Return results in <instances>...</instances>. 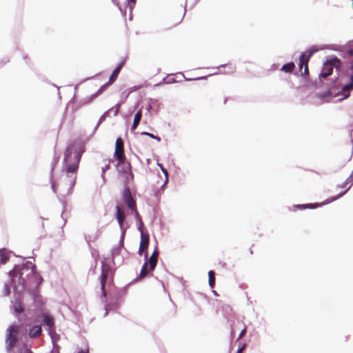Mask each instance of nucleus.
Here are the masks:
<instances>
[{
  "instance_id": "nucleus-12",
  "label": "nucleus",
  "mask_w": 353,
  "mask_h": 353,
  "mask_svg": "<svg viewBox=\"0 0 353 353\" xmlns=\"http://www.w3.org/2000/svg\"><path fill=\"white\" fill-rule=\"evenodd\" d=\"M312 54V52L302 53L299 57V67L301 71L302 68L308 64L309 60Z\"/></svg>"
},
{
  "instance_id": "nucleus-4",
  "label": "nucleus",
  "mask_w": 353,
  "mask_h": 353,
  "mask_svg": "<svg viewBox=\"0 0 353 353\" xmlns=\"http://www.w3.org/2000/svg\"><path fill=\"white\" fill-rule=\"evenodd\" d=\"M158 256L159 252L157 250H155L150 256L148 261L144 263L141 268V272L137 277L139 280L143 279L148 275L149 272L154 270L157 264Z\"/></svg>"
},
{
  "instance_id": "nucleus-16",
  "label": "nucleus",
  "mask_w": 353,
  "mask_h": 353,
  "mask_svg": "<svg viewBox=\"0 0 353 353\" xmlns=\"http://www.w3.org/2000/svg\"><path fill=\"white\" fill-rule=\"evenodd\" d=\"M42 329L41 325H35L29 331V336L32 339L39 337L41 335Z\"/></svg>"
},
{
  "instance_id": "nucleus-36",
  "label": "nucleus",
  "mask_w": 353,
  "mask_h": 353,
  "mask_svg": "<svg viewBox=\"0 0 353 353\" xmlns=\"http://www.w3.org/2000/svg\"><path fill=\"white\" fill-rule=\"evenodd\" d=\"M350 69L353 70V59L351 61Z\"/></svg>"
},
{
  "instance_id": "nucleus-19",
  "label": "nucleus",
  "mask_w": 353,
  "mask_h": 353,
  "mask_svg": "<svg viewBox=\"0 0 353 353\" xmlns=\"http://www.w3.org/2000/svg\"><path fill=\"white\" fill-rule=\"evenodd\" d=\"M294 63L293 62H290L284 64L281 70L285 72L290 73L294 70Z\"/></svg>"
},
{
  "instance_id": "nucleus-1",
  "label": "nucleus",
  "mask_w": 353,
  "mask_h": 353,
  "mask_svg": "<svg viewBox=\"0 0 353 353\" xmlns=\"http://www.w3.org/2000/svg\"><path fill=\"white\" fill-rule=\"evenodd\" d=\"M85 150V145L81 142H74L67 148L64 152L63 163L65 176L60 179L57 186L54 183H52V188L54 192H57L59 186H63L67 190H70L74 187L79 162Z\"/></svg>"
},
{
  "instance_id": "nucleus-21",
  "label": "nucleus",
  "mask_w": 353,
  "mask_h": 353,
  "mask_svg": "<svg viewBox=\"0 0 353 353\" xmlns=\"http://www.w3.org/2000/svg\"><path fill=\"white\" fill-rule=\"evenodd\" d=\"M14 310L17 313H21L23 312V307L22 306V304L19 301H16L14 302Z\"/></svg>"
},
{
  "instance_id": "nucleus-25",
  "label": "nucleus",
  "mask_w": 353,
  "mask_h": 353,
  "mask_svg": "<svg viewBox=\"0 0 353 353\" xmlns=\"http://www.w3.org/2000/svg\"><path fill=\"white\" fill-rule=\"evenodd\" d=\"M8 260V256L0 250V262L2 263H6Z\"/></svg>"
},
{
  "instance_id": "nucleus-28",
  "label": "nucleus",
  "mask_w": 353,
  "mask_h": 353,
  "mask_svg": "<svg viewBox=\"0 0 353 353\" xmlns=\"http://www.w3.org/2000/svg\"><path fill=\"white\" fill-rule=\"evenodd\" d=\"M302 74L304 76L309 75L308 64L303 68V72L302 73Z\"/></svg>"
},
{
  "instance_id": "nucleus-8",
  "label": "nucleus",
  "mask_w": 353,
  "mask_h": 353,
  "mask_svg": "<svg viewBox=\"0 0 353 353\" xmlns=\"http://www.w3.org/2000/svg\"><path fill=\"white\" fill-rule=\"evenodd\" d=\"M123 200L130 210L137 208L136 201L133 199L129 188H125L123 192Z\"/></svg>"
},
{
  "instance_id": "nucleus-15",
  "label": "nucleus",
  "mask_w": 353,
  "mask_h": 353,
  "mask_svg": "<svg viewBox=\"0 0 353 353\" xmlns=\"http://www.w3.org/2000/svg\"><path fill=\"white\" fill-rule=\"evenodd\" d=\"M116 210H117V219L118 221L120 228L122 229L123 225V222L125 220V213L121 210V208H120L119 205H117Z\"/></svg>"
},
{
  "instance_id": "nucleus-14",
  "label": "nucleus",
  "mask_w": 353,
  "mask_h": 353,
  "mask_svg": "<svg viewBox=\"0 0 353 353\" xmlns=\"http://www.w3.org/2000/svg\"><path fill=\"white\" fill-rule=\"evenodd\" d=\"M323 203H307V204H301V205H294V210H305V209H314L317 207L322 205Z\"/></svg>"
},
{
  "instance_id": "nucleus-7",
  "label": "nucleus",
  "mask_w": 353,
  "mask_h": 353,
  "mask_svg": "<svg viewBox=\"0 0 353 353\" xmlns=\"http://www.w3.org/2000/svg\"><path fill=\"white\" fill-rule=\"evenodd\" d=\"M150 242V237L147 232H142L138 253L139 255L144 254L145 259L148 258V248Z\"/></svg>"
},
{
  "instance_id": "nucleus-30",
  "label": "nucleus",
  "mask_w": 353,
  "mask_h": 353,
  "mask_svg": "<svg viewBox=\"0 0 353 353\" xmlns=\"http://www.w3.org/2000/svg\"><path fill=\"white\" fill-rule=\"evenodd\" d=\"M246 330H247V328H246V327H245L241 330V333L239 334V337H238V339H240L241 338H242V337L245 335V332H246Z\"/></svg>"
},
{
  "instance_id": "nucleus-18",
  "label": "nucleus",
  "mask_w": 353,
  "mask_h": 353,
  "mask_svg": "<svg viewBox=\"0 0 353 353\" xmlns=\"http://www.w3.org/2000/svg\"><path fill=\"white\" fill-rule=\"evenodd\" d=\"M141 117H142V110H139L134 115L133 123L131 127L132 131H134L137 128V127L141 121Z\"/></svg>"
},
{
  "instance_id": "nucleus-32",
  "label": "nucleus",
  "mask_w": 353,
  "mask_h": 353,
  "mask_svg": "<svg viewBox=\"0 0 353 353\" xmlns=\"http://www.w3.org/2000/svg\"><path fill=\"white\" fill-rule=\"evenodd\" d=\"M245 345H243L241 347H239L236 353H242L243 350L245 349Z\"/></svg>"
},
{
  "instance_id": "nucleus-5",
  "label": "nucleus",
  "mask_w": 353,
  "mask_h": 353,
  "mask_svg": "<svg viewBox=\"0 0 353 353\" xmlns=\"http://www.w3.org/2000/svg\"><path fill=\"white\" fill-rule=\"evenodd\" d=\"M19 327L11 325L8 329V334L6 337L7 348L8 350H12L17 342V334L18 333Z\"/></svg>"
},
{
  "instance_id": "nucleus-22",
  "label": "nucleus",
  "mask_w": 353,
  "mask_h": 353,
  "mask_svg": "<svg viewBox=\"0 0 353 353\" xmlns=\"http://www.w3.org/2000/svg\"><path fill=\"white\" fill-rule=\"evenodd\" d=\"M166 83H173L176 82V79H174V74H169L167 76V77L165 79Z\"/></svg>"
},
{
  "instance_id": "nucleus-13",
  "label": "nucleus",
  "mask_w": 353,
  "mask_h": 353,
  "mask_svg": "<svg viewBox=\"0 0 353 353\" xmlns=\"http://www.w3.org/2000/svg\"><path fill=\"white\" fill-rule=\"evenodd\" d=\"M124 64H125V60L122 61L119 64V65L114 70L113 72L112 73L111 76L110 77L109 81L108 82V84H112V83H114L116 81V79H117L118 75Z\"/></svg>"
},
{
  "instance_id": "nucleus-24",
  "label": "nucleus",
  "mask_w": 353,
  "mask_h": 353,
  "mask_svg": "<svg viewBox=\"0 0 353 353\" xmlns=\"http://www.w3.org/2000/svg\"><path fill=\"white\" fill-rule=\"evenodd\" d=\"M141 135H145V136H148L152 139H156L157 141H161V138L158 136H155L153 134H151L150 132H141Z\"/></svg>"
},
{
  "instance_id": "nucleus-3",
  "label": "nucleus",
  "mask_w": 353,
  "mask_h": 353,
  "mask_svg": "<svg viewBox=\"0 0 353 353\" xmlns=\"http://www.w3.org/2000/svg\"><path fill=\"white\" fill-rule=\"evenodd\" d=\"M341 66V61L339 58L336 57L331 58L323 63L319 78H327L332 74L334 68H339Z\"/></svg>"
},
{
  "instance_id": "nucleus-11",
  "label": "nucleus",
  "mask_w": 353,
  "mask_h": 353,
  "mask_svg": "<svg viewBox=\"0 0 353 353\" xmlns=\"http://www.w3.org/2000/svg\"><path fill=\"white\" fill-rule=\"evenodd\" d=\"M108 279V270L102 268L101 274L100 276L101 289L102 292V296L105 298L107 293L105 289V285Z\"/></svg>"
},
{
  "instance_id": "nucleus-17",
  "label": "nucleus",
  "mask_w": 353,
  "mask_h": 353,
  "mask_svg": "<svg viewBox=\"0 0 353 353\" xmlns=\"http://www.w3.org/2000/svg\"><path fill=\"white\" fill-rule=\"evenodd\" d=\"M353 89V75L351 76L350 83L345 85L342 88L343 94L344 98H347L350 96V91Z\"/></svg>"
},
{
  "instance_id": "nucleus-2",
  "label": "nucleus",
  "mask_w": 353,
  "mask_h": 353,
  "mask_svg": "<svg viewBox=\"0 0 353 353\" xmlns=\"http://www.w3.org/2000/svg\"><path fill=\"white\" fill-rule=\"evenodd\" d=\"M11 279L14 281V278L19 276V283L24 288L27 281L37 277L35 272V266L32 263H27L21 267H15L9 272Z\"/></svg>"
},
{
  "instance_id": "nucleus-6",
  "label": "nucleus",
  "mask_w": 353,
  "mask_h": 353,
  "mask_svg": "<svg viewBox=\"0 0 353 353\" xmlns=\"http://www.w3.org/2000/svg\"><path fill=\"white\" fill-rule=\"evenodd\" d=\"M114 156L118 161V165L123 163L125 160L123 141L121 137L117 138L116 140Z\"/></svg>"
},
{
  "instance_id": "nucleus-26",
  "label": "nucleus",
  "mask_w": 353,
  "mask_h": 353,
  "mask_svg": "<svg viewBox=\"0 0 353 353\" xmlns=\"http://www.w3.org/2000/svg\"><path fill=\"white\" fill-rule=\"evenodd\" d=\"M132 212L134 214L137 221H141V216L140 214L139 213L137 208H135V210H132Z\"/></svg>"
},
{
  "instance_id": "nucleus-31",
  "label": "nucleus",
  "mask_w": 353,
  "mask_h": 353,
  "mask_svg": "<svg viewBox=\"0 0 353 353\" xmlns=\"http://www.w3.org/2000/svg\"><path fill=\"white\" fill-rule=\"evenodd\" d=\"M347 55L350 57H353V48L349 49L347 51Z\"/></svg>"
},
{
  "instance_id": "nucleus-9",
  "label": "nucleus",
  "mask_w": 353,
  "mask_h": 353,
  "mask_svg": "<svg viewBox=\"0 0 353 353\" xmlns=\"http://www.w3.org/2000/svg\"><path fill=\"white\" fill-rule=\"evenodd\" d=\"M43 322L45 325L48 327L49 331L54 330V319L48 313H43L42 314Z\"/></svg>"
},
{
  "instance_id": "nucleus-33",
  "label": "nucleus",
  "mask_w": 353,
  "mask_h": 353,
  "mask_svg": "<svg viewBox=\"0 0 353 353\" xmlns=\"http://www.w3.org/2000/svg\"><path fill=\"white\" fill-rule=\"evenodd\" d=\"M159 165H160V167H161V170H162L163 172L165 174V175L166 176V177L168 178V173L167 170H166V169H165V168H164L161 165H160V164H159Z\"/></svg>"
},
{
  "instance_id": "nucleus-10",
  "label": "nucleus",
  "mask_w": 353,
  "mask_h": 353,
  "mask_svg": "<svg viewBox=\"0 0 353 353\" xmlns=\"http://www.w3.org/2000/svg\"><path fill=\"white\" fill-rule=\"evenodd\" d=\"M353 185V171L352 172L350 176L346 179V181L341 185V188H346V190L342 192L341 193H340L337 197H335V198H333L330 200V201H333L334 200H336V199L341 197V196H343L345 192L346 191Z\"/></svg>"
},
{
  "instance_id": "nucleus-27",
  "label": "nucleus",
  "mask_w": 353,
  "mask_h": 353,
  "mask_svg": "<svg viewBox=\"0 0 353 353\" xmlns=\"http://www.w3.org/2000/svg\"><path fill=\"white\" fill-rule=\"evenodd\" d=\"M139 223V227H138V229L141 232V234H142V232H143V222L142 221V219H141V221H137Z\"/></svg>"
},
{
  "instance_id": "nucleus-20",
  "label": "nucleus",
  "mask_w": 353,
  "mask_h": 353,
  "mask_svg": "<svg viewBox=\"0 0 353 353\" xmlns=\"http://www.w3.org/2000/svg\"><path fill=\"white\" fill-rule=\"evenodd\" d=\"M208 283L211 288H214L215 286V273L213 270L208 272Z\"/></svg>"
},
{
  "instance_id": "nucleus-34",
  "label": "nucleus",
  "mask_w": 353,
  "mask_h": 353,
  "mask_svg": "<svg viewBox=\"0 0 353 353\" xmlns=\"http://www.w3.org/2000/svg\"><path fill=\"white\" fill-rule=\"evenodd\" d=\"M108 168H109V165H107L106 166H105V168H103V174L105 172V169H108Z\"/></svg>"
},
{
  "instance_id": "nucleus-35",
  "label": "nucleus",
  "mask_w": 353,
  "mask_h": 353,
  "mask_svg": "<svg viewBox=\"0 0 353 353\" xmlns=\"http://www.w3.org/2000/svg\"><path fill=\"white\" fill-rule=\"evenodd\" d=\"M78 353H89V352H88V350H81V351L79 352Z\"/></svg>"
},
{
  "instance_id": "nucleus-23",
  "label": "nucleus",
  "mask_w": 353,
  "mask_h": 353,
  "mask_svg": "<svg viewBox=\"0 0 353 353\" xmlns=\"http://www.w3.org/2000/svg\"><path fill=\"white\" fill-rule=\"evenodd\" d=\"M136 3L137 0H128L127 7L129 8L130 12L132 11Z\"/></svg>"
},
{
  "instance_id": "nucleus-29",
  "label": "nucleus",
  "mask_w": 353,
  "mask_h": 353,
  "mask_svg": "<svg viewBox=\"0 0 353 353\" xmlns=\"http://www.w3.org/2000/svg\"><path fill=\"white\" fill-rule=\"evenodd\" d=\"M6 295H9L10 293V288L8 285L6 284L4 286Z\"/></svg>"
}]
</instances>
